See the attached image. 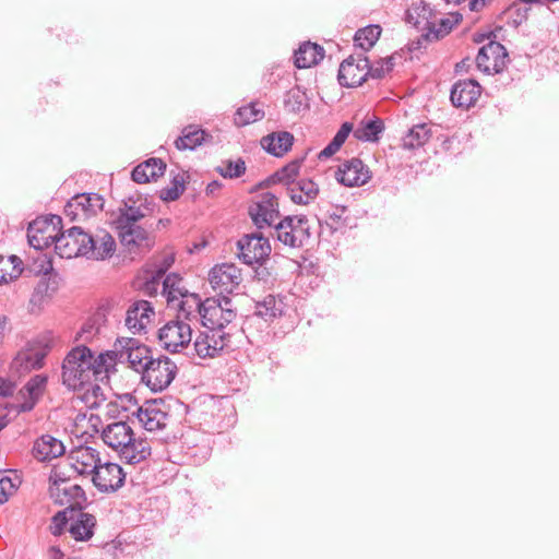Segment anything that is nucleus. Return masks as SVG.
Returning <instances> with one entry per match:
<instances>
[{
    "instance_id": "b1692460",
    "label": "nucleus",
    "mask_w": 559,
    "mask_h": 559,
    "mask_svg": "<svg viewBox=\"0 0 559 559\" xmlns=\"http://www.w3.org/2000/svg\"><path fill=\"white\" fill-rule=\"evenodd\" d=\"M154 316L155 312L151 302L147 300H136L127 310L126 326L132 333L141 332Z\"/></svg>"
},
{
    "instance_id": "864d4df0",
    "label": "nucleus",
    "mask_w": 559,
    "mask_h": 559,
    "mask_svg": "<svg viewBox=\"0 0 559 559\" xmlns=\"http://www.w3.org/2000/svg\"><path fill=\"white\" fill-rule=\"evenodd\" d=\"M73 512V508H67L63 511H59L52 518V523L50 526L51 534L55 536L61 535L67 527V525L71 522L70 518Z\"/></svg>"
},
{
    "instance_id": "c9c22d12",
    "label": "nucleus",
    "mask_w": 559,
    "mask_h": 559,
    "mask_svg": "<svg viewBox=\"0 0 559 559\" xmlns=\"http://www.w3.org/2000/svg\"><path fill=\"white\" fill-rule=\"evenodd\" d=\"M431 138V128L428 123L413 126L402 138L404 150H416L424 146Z\"/></svg>"
},
{
    "instance_id": "ddd939ff",
    "label": "nucleus",
    "mask_w": 559,
    "mask_h": 559,
    "mask_svg": "<svg viewBox=\"0 0 559 559\" xmlns=\"http://www.w3.org/2000/svg\"><path fill=\"white\" fill-rule=\"evenodd\" d=\"M230 333L224 330L205 329L197 336L193 346L201 358H213L227 346Z\"/></svg>"
},
{
    "instance_id": "6e6552de",
    "label": "nucleus",
    "mask_w": 559,
    "mask_h": 559,
    "mask_svg": "<svg viewBox=\"0 0 559 559\" xmlns=\"http://www.w3.org/2000/svg\"><path fill=\"white\" fill-rule=\"evenodd\" d=\"M237 248L238 258L248 265L263 262L271 253L269 239L260 233L243 235L237 241Z\"/></svg>"
},
{
    "instance_id": "4be33fe9",
    "label": "nucleus",
    "mask_w": 559,
    "mask_h": 559,
    "mask_svg": "<svg viewBox=\"0 0 559 559\" xmlns=\"http://www.w3.org/2000/svg\"><path fill=\"white\" fill-rule=\"evenodd\" d=\"M481 94V86L477 81L460 80L451 88L450 99L454 107L468 109L476 104Z\"/></svg>"
},
{
    "instance_id": "37998d69",
    "label": "nucleus",
    "mask_w": 559,
    "mask_h": 559,
    "mask_svg": "<svg viewBox=\"0 0 559 559\" xmlns=\"http://www.w3.org/2000/svg\"><path fill=\"white\" fill-rule=\"evenodd\" d=\"M283 313V301L267 295L255 304V314L265 321L273 320Z\"/></svg>"
},
{
    "instance_id": "4c0bfd02",
    "label": "nucleus",
    "mask_w": 559,
    "mask_h": 559,
    "mask_svg": "<svg viewBox=\"0 0 559 559\" xmlns=\"http://www.w3.org/2000/svg\"><path fill=\"white\" fill-rule=\"evenodd\" d=\"M384 130V123L380 118L364 120L354 130V136L359 141L376 142Z\"/></svg>"
},
{
    "instance_id": "c85d7f7f",
    "label": "nucleus",
    "mask_w": 559,
    "mask_h": 559,
    "mask_svg": "<svg viewBox=\"0 0 559 559\" xmlns=\"http://www.w3.org/2000/svg\"><path fill=\"white\" fill-rule=\"evenodd\" d=\"M174 307H178L177 320L186 321L192 324L201 319V309L203 301L197 294L188 293L175 302Z\"/></svg>"
},
{
    "instance_id": "c756f323",
    "label": "nucleus",
    "mask_w": 559,
    "mask_h": 559,
    "mask_svg": "<svg viewBox=\"0 0 559 559\" xmlns=\"http://www.w3.org/2000/svg\"><path fill=\"white\" fill-rule=\"evenodd\" d=\"M294 135L288 131L267 134L261 139L262 147L271 155L282 157L293 146Z\"/></svg>"
},
{
    "instance_id": "ea45409f",
    "label": "nucleus",
    "mask_w": 559,
    "mask_h": 559,
    "mask_svg": "<svg viewBox=\"0 0 559 559\" xmlns=\"http://www.w3.org/2000/svg\"><path fill=\"white\" fill-rule=\"evenodd\" d=\"M56 289L57 286L55 281H51L50 278L46 277L41 278L34 288V292L29 300L32 311H35V308H37L38 310L41 309L43 306L47 302V300L56 292Z\"/></svg>"
},
{
    "instance_id": "7c9ffc66",
    "label": "nucleus",
    "mask_w": 559,
    "mask_h": 559,
    "mask_svg": "<svg viewBox=\"0 0 559 559\" xmlns=\"http://www.w3.org/2000/svg\"><path fill=\"white\" fill-rule=\"evenodd\" d=\"M166 164L160 158H150L139 164L131 173L132 180L138 183H146L157 180L164 175Z\"/></svg>"
},
{
    "instance_id": "79ce46f5",
    "label": "nucleus",
    "mask_w": 559,
    "mask_h": 559,
    "mask_svg": "<svg viewBox=\"0 0 559 559\" xmlns=\"http://www.w3.org/2000/svg\"><path fill=\"white\" fill-rule=\"evenodd\" d=\"M181 277L171 273L166 275L163 281V295L166 297L168 305L175 306V302L189 292L180 286Z\"/></svg>"
},
{
    "instance_id": "8fccbe9b",
    "label": "nucleus",
    "mask_w": 559,
    "mask_h": 559,
    "mask_svg": "<svg viewBox=\"0 0 559 559\" xmlns=\"http://www.w3.org/2000/svg\"><path fill=\"white\" fill-rule=\"evenodd\" d=\"M300 164L301 160L298 159L287 164L274 174V179L278 182L286 183L287 187L290 186L293 182L297 181L296 178L299 174Z\"/></svg>"
},
{
    "instance_id": "bb28decb",
    "label": "nucleus",
    "mask_w": 559,
    "mask_h": 559,
    "mask_svg": "<svg viewBox=\"0 0 559 559\" xmlns=\"http://www.w3.org/2000/svg\"><path fill=\"white\" fill-rule=\"evenodd\" d=\"M120 460L127 464H139L145 461L151 455V444L146 438H135L134 433L118 454Z\"/></svg>"
},
{
    "instance_id": "dca6fc26",
    "label": "nucleus",
    "mask_w": 559,
    "mask_h": 559,
    "mask_svg": "<svg viewBox=\"0 0 559 559\" xmlns=\"http://www.w3.org/2000/svg\"><path fill=\"white\" fill-rule=\"evenodd\" d=\"M139 420L147 431H155L167 426L169 415L162 399L145 401L136 412Z\"/></svg>"
},
{
    "instance_id": "2eb2a0df",
    "label": "nucleus",
    "mask_w": 559,
    "mask_h": 559,
    "mask_svg": "<svg viewBox=\"0 0 559 559\" xmlns=\"http://www.w3.org/2000/svg\"><path fill=\"white\" fill-rule=\"evenodd\" d=\"M92 481L100 492H115L124 484L126 474L116 463L106 462L93 472Z\"/></svg>"
},
{
    "instance_id": "e2e57ef3",
    "label": "nucleus",
    "mask_w": 559,
    "mask_h": 559,
    "mask_svg": "<svg viewBox=\"0 0 559 559\" xmlns=\"http://www.w3.org/2000/svg\"><path fill=\"white\" fill-rule=\"evenodd\" d=\"M97 332H98V329H95V323L94 322H90V321L84 323V325L81 329V334L82 335H86L85 340L92 337Z\"/></svg>"
},
{
    "instance_id": "a19ab883",
    "label": "nucleus",
    "mask_w": 559,
    "mask_h": 559,
    "mask_svg": "<svg viewBox=\"0 0 559 559\" xmlns=\"http://www.w3.org/2000/svg\"><path fill=\"white\" fill-rule=\"evenodd\" d=\"M204 136V130L189 126L182 130V135L175 141V146L179 151L194 150L203 143Z\"/></svg>"
},
{
    "instance_id": "f8f14e48",
    "label": "nucleus",
    "mask_w": 559,
    "mask_h": 559,
    "mask_svg": "<svg viewBox=\"0 0 559 559\" xmlns=\"http://www.w3.org/2000/svg\"><path fill=\"white\" fill-rule=\"evenodd\" d=\"M86 233L87 230L80 226H73L60 234L58 233V238L55 239L57 254L64 259L83 257L84 249H86Z\"/></svg>"
},
{
    "instance_id": "72a5a7b5",
    "label": "nucleus",
    "mask_w": 559,
    "mask_h": 559,
    "mask_svg": "<svg viewBox=\"0 0 559 559\" xmlns=\"http://www.w3.org/2000/svg\"><path fill=\"white\" fill-rule=\"evenodd\" d=\"M431 9L424 2L413 4L406 12V21L423 34L431 31Z\"/></svg>"
},
{
    "instance_id": "0eeeda50",
    "label": "nucleus",
    "mask_w": 559,
    "mask_h": 559,
    "mask_svg": "<svg viewBox=\"0 0 559 559\" xmlns=\"http://www.w3.org/2000/svg\"><path fill=\"white\" fill-rule=\"evenodd\" d=\"M157 337L164 349L170 353H179L190 344L192 326L186 321L170 320L158 330Z\"/></svg>"
},
{
    "instance_id": "aec40b11",
    "label": "nucleus",
    "mask_w": 559,
    "mask_h": 559,
    "mask_svg": "<svg viewBox=\"0 0 559 559\" xmlns=\"http://www.w3.org/2000/svg\"><path fill=\"white\" fill-rule=\"evenodd\" d=\"M368 67L366 57H354L345 59L338 69V82L342 86L355 87L361 85L367 80V72H362Z\"/></svg>"
},
{
    "instance_id": "393cba45",
    "label": "nucleus",
    "mask_w": 559,
    "mask_h": 559,
    "mask_svg": "<svg viewBox=\"0 0 559 559\" xmlns=\"http://www.w3.org/2000/svg\"><path fill=\"white\" fill-rule=\"evenodd\" d=\"M133 433L132 428L126 421L108 424L102 431V439L106 445L114 449L118 454L123 447L130 442Z\"/></svg>"
},
{
    "instance_id": "69168bd1",
    "label": "nucleus",
    "mask_w": 559,
    "mask_h": 559,
    "mask_svg": "<svg viewBox=\"0 0 559 559\" xmlns=\"http://www.w3.org/2000/svg\"><path fill=\"white\" fill-rule=\"evenodd\" d=\"M509 11L512 13L513 11H516L518 15L516 19H514V22L520 24L524 19H526V9L524 10V13H521V9L518 8V4H513L510 7Z\"/></svg>"
},
{
    "instance_id": "f257e3e1",
    "label": "nucleus",
    "mask_w": 559,
    "mask_h": 559,
    "mask_svg": "<svg viewBox=\"0 0 559 559\" xmlns=\"http://www.w3.org/2000/svg\"><path fill=\"white\" fill-rule=\"evenodd\" d=\"M114 366L115 359L110 354L95 356L85 345L76 346L63 359L62 384L71 391L83 390L93 378H108V372Z\"/></svg>"
},
{
    "instance_id": "f704fd0d",
    "label": "nucleus",
    "mask_w": 559,
    "mask_h": 559,
    "mask_svg": "<svg viewBox=\"0 0 559 559\" xmlns=\"http://www.w3.org/2000/svg\"><path fill=\"white\" fill-rule=\"evenodd\" d=\"M46 355L45 349H24L15 356L12 366L19 371L39 369L44 365Z\"/></svg>"
},
{
    "instance_id": "473e14b6",
    "label": "nucleus",
    "mask_w": 559,
    "mask_h": 559,
    "mask_svg": "<svg viewBox=\"0 0 559 559\" xmlns=\"http://www.w3.org/2000/svg\"><path fill=\"white\" fill-rule=\"evenodd\" d=\"M324 57V49L318 44L306 41L295 51L294 63L298 69L317 66Z\"/></svg>"
},
{
    "instance_id": "de8ad7c7",
    "label": "nucleus",
    "mask_w": 559,
    "mask_h": 559,
    "mask_svg": "<svg viewBox=\"0 0 559 559\" xmlns=\"http://www.w3.org/2000/svg\"><path fill=\"white\" fill-rule=\"evenodd\" d=\"M284 107L289 112H300L308 108V98L306 93L299 87L290 88L284 98Z\"/></svg>"
},
{
    "instance_id": "680f3d73",
    "label": "nucleus",
    "mask_w": 559,
    "mask_h": 559,
    "mask_svg": "<svg viewBox=\"0 0 559 559\" xmlns=\"http://www.w3.org/2000/svg\"><path fill=\"white\" fill-rule=\"evenodd\" d=\"M346 211H347L346 206H344V205H336L330 212V218L333 222L338 223L343 218V215L345 214Z\"/></svg>"
},
{
    "instance_id": "5fc2aeb1",
    "label": "nucleus",
    "mask_w": 559,
    "mask_h": 559,
    "mask_svg": "<svg viewBox=\"0 0 559 559\" xmlns=\"http://www.w3.org/2000/svg\"><path fill=\"white\" fill-rule=\"evenodd\" d=\"M219 174L225 178H238L246 171V164L242 159L227 162L225 166L218 167Z\"/></svg>"
},
{
    "instance_id": "9d476101",
    "label": "nucleus",
    "mask_w": 559,
    "mask_h": 559,
    "mask_svg": "<svg viewBox=\"0 0 559 559\" xmlns=\"http://www.w3.org/2000/svg\"><path fill=\"white\" fill-rule=\"evenodd\" d=\"M209 282L224 297L239 287L242 282L241 270L234 263L216 264L209 273Z\"/></svg>"
},
{
    "instance_id": "7ed1b4c3",
    "label": "nucleus",
    "mask_w": 559,
    "mask_h": 559,
    "mask_svg": "<svg viewBox=\"0 0 559 559\" xmlns=\"http://www.w3.org/2000/svg\"><path fill=\"white\" fill-rule=\"evenodd\" d=\"M143 217L140 207L126 206L114 222L122 246L129 250L141 247L147 240L146 230L138 225Z\"/></svg>"
},
{
    "instance_id": "a211bd4d",
    "label": "nucleus",
    "mask_w": 559,
    "mask_h": 559,
    "mask_svg": "<svg viewBox=\"0 0 559 559\" xmlns=\"http://www.w3.org/2000/svg\"><path fill=\"white\" fill-rule=\"evenodd\" d=\"M47 382L48 377L44 373L33 376L19 392L22 402L12 407L17 413L31 412L43 396Z\"/></svg>"
},
{
    "instance_id": "0e129e2a",
    "label": "nucleus",
    "mask_w": 559,
    "mask_h": 559,
    "mask_svg": "<svg viewBox=\"0 0 559 559\" xmlns=\"http://www.w3.org/2000/svg\"><path fill=\"white\" fill-rule=\"evenodd\" d=\"M14 386L11 382L0 377V395L7 396L13 394Z\"/></svg>"
},
{
    "instance_id": "49530a36",
    "label": "nucleus",
    "mask_w": 559,
    "mask_h": 559,
    "mask_svg": "<svg viewBox=\"0 0 559 559\" xmlns=\"http://www.w3.org/2000/svg\"><path fill=\"white\" fill-rule=\"evenodd\" d=\"M264 115V110L258 103H251L248 106L240 107L236 111L234 122L238 127H243L263 119Z\"/></svg>"
},
{
    "instance_id": "2f4dec72",
    "label": "nucleus",
    "mask_w": 559,
    "mask_h": 559,
    "mask_svg": "<svg viewBox=\"0 0 559 559\" xmlns=\"http://www.w3.org/2000/svg\"><path fill=\"white\" fill-rule=\"evenodd\" d=\"M290 200L296 204L306 205L314 200L319 193L318 185L311 179L302 178L287 187Z\"/></svg>"
},
{
    "instance_id": "6e6d98bb",
    "label": "nucleus",
    "mask_w": 559,
    "mask_h": 559,
    "mask_svg": "<svg viewBox=\"0 0 559 559\" xmlns=\"http://www.w3.org/2000/svg\"><path fill=\"white\" fill-rule=\"evenodd\" d=\"M15 484L9 476L0 477V504L8 501L9 497L14 492Z\"/></svg>"
},
{
    "instance_id": "774afa93",
    "label": "nucleus",
    "mask_w": 559,
    "mask_h": 559,
    "mask_svg": "<svg viewBox=\"0 0 559 559\" xmlns=\"http://www.w3.org/2000/svg\"><path fill=\"white\" fill-rule=\"evenodd\" d=\"M219 188H221V183H219L218 181L214 180V181H212V182H210V183L207 185L206 191H207L209 193H214V192H215L216 190H218Z\"/></svg>"
},
{
    "instance_id": "13d9d810",
    "label": "nucleus",
    "mask_w": 559,
    "mask_h": 559,
    "mask_svg": "<svg viewBox=\"0 0 559 559\" xmlns=\"http://www.w3.org/2000/svg\"><path fill=\"white\" fill-rule=\"evenodd\" d=\"M352 131L353 124L350 122H344L332 139L333 145L341 147Z\"/></svg>"
},
{
    "instance_id": "09e8293b",
    "label": "nucleus",
    "mask_w": 559,
    "mask_h": 559,
    "mask_svg": "<svg viewBox=\"0 0 559 559\" xmlns=\"http://www.w3.org/2000/svg\"><path fill=\"white\" fill-rule=\"evenodd\" d=\"M82 391L84 392L81 395V400L90 408L99 407L106 401L103 388L96 383L90 381Z\"/></svg>"
},
{
    "instance_id": "4468645a",
    "label": "nucleus",
    "mask_w": 559,
    "mask_h": 559,
    "mask_svg": "<svg viewBox=\"0 0 559 559\" xmlns=\"http://www.w3.org/2000/svg\"><path fill=\"white\" fill-rule=\"evenodd\" d=\"M507 59L508 52L504 46L491 40L479 49L476 56V64L485 73H500Z\"/></svg>"
},
{
    "instance_id": "3c124183",
    "label": "nucleus",
    "mask_w": 559,
    "mask_h": 559,
    "mask_svg": "<svg viewBox=\"0 0 559 559\" xmlns=\"http://www.w3.org/2000/svg\"><path fill=\"white\" fill-rule=\"evenodd\" d=\"M185 191V181L180 176L174 177L170 186L159 191V198L163 201L169 202L177 200Z\"/></svg>"
},
{
    "instance_id": "a18cd8bd",
    "label": "nucleus",
    "mask_w": 559,
    "mask_h": 559,
    "mask_svg": "<svg viewBox=\"0 0 559 559\" xmlns=\"http://www.w3.org/2000/svg\"><path fill=\"white\" fill-rule=\"evenodd\" d=\"M381 35V27L379 25H368L356 32L354 36L355 45L364 51L371 49Z\"/></svg>"
},
{
    "instance_id": "423d86ee",
    "label": "nucleus",
    "mask_w": 559,
    "mask_h": 559,
    "mask_svg": "<svg viewBox=\"0 0 559 559\" xmlns=\"http://www.w3.org/2000/svg\"><path fill=\"white\" fill-rule=\"evenodd\" d=\"M176 365L165 356L146 360L142 381L154 392L165 390L176 376Z\"/></svg>"
},
{
    "instance_id": "1a4fd4ad",
    "label": "nucleus",
    "mask_w": 559,
    "mask_h": 559,
    "mask_svg": "<svg viewBox=\"0 0 559 559\" xmlns=\"http://www.w3.org/2000/svg\"><path fill=\"white\" fill-rule=\"evenodd\" d=\"M83 257L88 260L104 261L116 252V241L111 234L104 228L87 230Z\"/></svg>"
},
{
    "instance_id": "052dcab7",
    "label": "nucleus",
    "mask_w": 559,
    "mask_h": 559,
    "mask_svg": "<svg viewBox=\"0 0 559 559\" xmlns=\"http://www.w3.org/2000/svg\"><path fill=\"white\" fill-rule=\"evenodd\" d=\"M341 147L337 145H333V141H331L319 154L318 157L320 159H325L333 156Z\"/></svg>"
},
{
    "instance_id": "f03ea898",
    "label": "nucleus",
    "mask_w": 559,
    "mask_h": 559,
    "mask_svg": "<svg viewBox=\"0 0 559 559\" xmlns=\"http://www.w3.org/2000/svg\"><path fill=\"white\" fill-rule=\"evenodd\" d=\"M310 221L305 215L286 216L274 225L271 236L290 249H300L310 243Z\"/></svg>"
},
{
    "instance_id": "412c9836",
    "label": "nucleus",
    "mask_w": 559,
    "mask_h": 559,
    "mask_svg": "<svg viewBox=\"0 0 559 559\" xmlns=\"http://www.w3.org/2000/svg\"><path fill=\"white\" fill-rule=\"evenodd\" d=\"M69 467L80 475H92L102 460L97 450L91 447H78L69 456Z\"/></svg>"
},
{
    "instance_id": "5701e85b",
    "label": "nucleus",
    "mask_w": 559,
    "mask_h": 559,
    "mask_svg": "<svg viewBox=\"0 0 559 559\" xmlns=\"http://www.w3.org/2000/svg\"><path fill=\"white\" fill-rule=\"evenodd\" d=\"M104 206L103 198L97 193H82L73 197L66 205L64 212L72 219L81 214L85 217L96 214Z\"/></svg>"
},
{
    "instance_id": "f3484780",
    "label": "nucleus",
    "mask_w": 559,
    "mask_h": 559,
    "mask_svg": "<svg viewBox=\"0 0 559 559\" xmlns=\"http://www.w3.org/2000/svg\"><path fill=\"white\" fill-rule=\"evenodd\" d=\"M249 214L258 228L274 226L280 216L276 197L271 192L261 194L260 200L250 206Z\"/></svg>"
},
{
    "instance_id": "cd10ccee",
    "label": "nucleus",
    "mask_w": 559,
    "mask_h": 559,
    "mask_svg": "<svg viewBox=\"0 0 559 559\" xmlns=\"http://www.w3.org/2000/svg\"><path fill=\"white\" fill-rule=\"evenodd\" d=\"M64 450V445L59 439L50 435H43L34 442L32 452L36 460L45 462L61 456Z\"/></svg>"
},
{
    "instance_id": "4d7b16f0",
    "label": "nucleus",
    "mask_w": 559,
    "mask_h": 559,
    "mask_svg": "<svg viewBox=\"0 0 559 559\" xmlns=\"http://www.w3.org/2000/svg\"><path fill=\"white\" fill-rule=\"evenodd\" d=\"M174 261H175L174 255L167 254L163 258V261L160 262V264L155 265V267H156L155 275L153 276L152 283H147V289H150L151 285L155 284V281L162 278L165 275L166 271L171 266Z\"/></svg>"
},
{
    "instance_id": "bf43d9fd",
    "label": "nucleus",
    "mask_w": 559,
    "mask_h": 559,
    "mask_svg": "<svg viewBox=\"0 0 559 559\" xmlns=\"http://www.w3.org/2000/svg\"><path fill=\"white\" fill-rule=\"evenodd\" d=\"M367 69V78L370 76L372 79H381L385 75L386 71L383 67V63L381 61L377 62L376 64H369L366 68Z\"/></svg>"
},
{
    "instance_id": "a878e982",
    "label": "nucleus",
    "mask_w": 559,
    "mask_h": 559,
    "mask_svg": "<svg viewBox=\"0 0 559 559\" xmlns=\"http://www.w3.org/2000/svg\"><path fill=\"white\" fill-rule=\"evenodd\" d=\"M70 520L68 530L75 540L84 542L92 538L96 526V518L93 514L83 512L80 508H73Z\"/></svg>"
},
{
    "instance_id": "603ef678",
    "label": "nucleus",
    "mask_w": 559,
    "mask_h": 559,
    "mask_svg": "<svg viewBox=\"0 0 559 559\" xmlns=\"http://www.w3.org/2000/svg\"><path fill=\"white\" fill-rule=\"evenodd\" d=\"M69 475L62 469V467H55L50 474L49 492L51 497H59L61 487L69 484Z\"/></svg>"
},
{
    "instance_id": "6ab92c4d",
    "label": "nucleus",
    "mask_w": 559,
    "mask_h": 559,
    "mask_svg": "<svg viewBox=\"0 0 559 559\" xmlns=\"http://www.w3.org/2000/svg\"><path fill=\"white\" fill-rule=\"evenodd\" d=\"M371 178L369 168L359 158H352L340 166L336 179L346 187H360Z\"/></svg>"
},
{
    "instance_id": "58836bf2",
    "label": "nucleus",
    "mask_w": 559,
    "mask_h": 559,
    "mask_svg": "<svg viewBox=\"0 0 559 559\" xmlns=\"http://www.w3.org/2000/svg\"><path fill=\"white\" fill-rule=\"evenodd\" d=\"M23 262L16 255L8 258L0 255V285L8 284L20 277L23 272Z\"/></svg>"
},
{
    "instance_id": "9b49d317",
    "label": "nucleus",
    "mask_w": 559,
    "mask_h": 559,
    "mask_svg": "<svg viewBox=\"0 0 559 559\" xmlns=\"http://www.w3.org/2000/svg\"><path fill=\"white\" fill-rule=\"evenodd\" d=\"M59 215H51L48 219L34 221L28 225L27 239L31 247L36 250H44L55 246L58 238L57 227L61 224Z\"/></svg>"
},
{
    "instance_id": "338daca9",
    "label": "nucleus",
    "mask_w": 559,
    "mask_h": 559,
    "mask_svg": "<svg viewBox=\"0 0 559 559\" xmlns=\"http://www.w3.org/2000/svg\"><path fill=\"white\" fill-rule=\"evenodd\" d=\"M381 63H383L386 73L390 72L394 67V60L392 57L381 60Z\"/></svg>"
},
{
    "instance_id": "e433bc0d",
    "label": "nucleus",
    "mask_w": 559,
    "mask_h": 559,
    "mask_svg": "<svg viewBox=\"0 0 559 559\" xmlns=\"http://www.w3.org/2000/svg\"><path fill=\"white\" fill-rule=\"evenodd\" d=\"M55 501L59 504L69 503V508H80L83 509V506L86 503V497L84 490L81 486L76 484H67L61 487V492L59 497H52Z\"/></svg>"
},
{
    "instance_id": "39448f33",
    "label": "nucleus",
    "mask_w": 559,
    "mask_h": 559,
    "mask_svg": "<svg viewBox=\"0 0 559 559\" xmlns=\"http://www.w3.org/2000/svg\"><path fill=\"white\" fill-rule=\"evenodd\" d=\"M230 299L226 296L222 300L206 298L201 309V323L205 329L226 331L227 326L235 320L236 312L229 307Z\"/></svg>"
},
{
    "instance_id": "c03bdc74",
    "label": "nucleus",
    "mask_w": 559,
    "mask_h": 559,
    "mask_svg": "<svg viewBox=\"0 0 559 559\" xmlns=\"http://www.w3.org/2000/svg\"><path fill=\"white\" fill-rule=\"evenodd\" d=\"M462 20V15L460 13H452L450 17L441 19L439 25L437 27L436 23L431 22V31L423 34L421 37L426 41H430L433 39H439L444 35L449 34L454 25L459 24Z\"/></svg>"
},
{
    "instance_id": "20e7f679",
    "label": "nucleus",
    "mask_w": 559,
    "mask_h": 559,
    "mask_svg": "<svg viewBox=\"0 0 559 559\" xmlns=\"http://www.w3.org/2000/svg\"><path fill=\"white\" fill-rule=\"evenodd\" d=\"M111 357L119 361H128L130 367L138 372H143L146 360L152 359L151 349L139 340L121 337L115 343V350L109 352Z\"/></svg>"
}]
</instances>
